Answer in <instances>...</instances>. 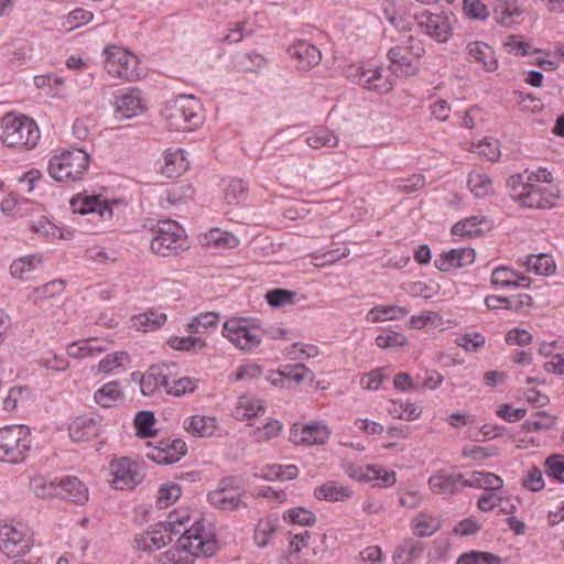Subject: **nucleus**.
Returning a JSON list of instances; mask_svg holds the SVG:
<instances>
[{"instance_id":"obj_1","label":"nucleus","mask_w":564,"mask_h":564,"mask_svg":"<svg viewBox=\"0 0 564 564\" xmlns=\"http://www.w3.org/2000/svg\"><path fill=\"white\" fill-rule=\"evenodd\" d=\"M162 117L171 130L193 131L204 122L203 105L192 95H180L165 104Z\"/></svg>"},{"instance_id":"obj_2","label":"nucleus","mask_w":564,"mask_h":564,"mask_svg":"<svg viewBox=\"0 0 564 564\" xmlns=\"http://www.w3.org/2000/svg\"><path fill=\"white\" fill-rule=\"evenodd\" d=\"M40 138L36 122L24 115L7 113L0 121V140L8 148L29 151L37 145Z\"/></svg>"},{"instance_id":"obj_3","label":"nucleus","mask_w":564,"mask_h":564,"mask_svg":"<svg viewBox=\"0 0 564 564\" xmlns=\"http://www.w3.org/2000/svg\"><path fill=\"white\" fill-rule=\"evenodd\" d=\"M187 509L174 510L165 521L151 525L148 530L135 535L134 546L142 552H154L172 542L173 535L181 533L184 520H188Z\"/></svg>"},{"instance_id":"obj_4","label":"nucleus","mask_w":564,"mask_h":564,"mask_svg":"<svg viewBox=\"0 0 564 564\" xmlns=\"http://www.w3.org/2000/svg\"><path fill=\"white\" fill-rule=\"evenodd\" d=\"M512 200L522 207L549 209L555 206L558 198L556 191L541 184L524 183V174H513L507 181Z\"/></svg>"},{"instance_id":"obj_5","label":"nucleus","mask_w":564,"mask_h":564,"mask_svg":"<svg viewBox=\"0 0 564 564\" xmlns=\"http://www.w3.org/2000/svg\"><path fill=\"white\" fill-rule=\"evenodd\" d=\"M89 164V154L75 148L53 155L48 161V173L57 182L75 183L84 180Z\"/></svg>"},{"instance_id":"obj_6","label":"nucleus","mask_w":564,"mask_h":564,"mask_svg":"<svg viewBox=\"0 0 564 564\" xmlns=\"http://www.w3.org/2000/svg\"><path fill=\"white\" fill-rule=\"evenodd\" d=\"M221 335L237 349L252 352L262 344L264 330L256 318L235 316L224 323Z\"/></svg>"},{"instance_id":"obj_7","label":"nucleus","mask_w":564,"mask_h":564,"mask_svg":"<svg viewBox=\"0 0 564 564\" xmlns=\"http://www.w3.org/2000/svg\"><path fill=\"white\" fill-rule=\"evenodd\" d=\"M32 449V435L25 425H8L0 429V462L17 465L23 463Z\"/></svg>"},{"instance_id":"obj_8","label":"nucleus","mask_w":564,"mask_h":564,"mask_svg":"<svg viewBox=\"0 0 564 564\" xmlns=\"http://www.w3.org/2000/svg\"><path fill=\"white\" fill-rule=\"evenodd\" d=\"M189 520L191 517L188 520H184V527L177 541L196 557L215 554L217 539L214 525L205 519H197L187 528L186 524Z\"/></svg>"},{"instance_id":"obj_9","label":"nucleus","mask_w":564,"mask_h":564,"mask_svg":"<svg viewBox=\"0 0 564 564\" xmlns=\"http://www.w3.org/2000/svg\"><path fill=\"white\" fill-rule=\"evenodd\" d=\"M33 533L28 525L14 521L0 522V551L8 557L25 555L33 546Z\"/></svg>"},{"instance_id":"obj_10","label":"nucleus","mask_w":564,"mask_h":564,"mask_svg":"<svg viewBox=\"0 0 564 564\" xmlns=\"http://www.w3.org/2000/svg\"><path fill=\"white\" fill-rule=\"evenodd\" d=\"M346 78L361 88L378 94L392 90L395 79L392 75L383 74L381 67H366L360 64H350L345 68Z\"/></svg>"},{"instance_id":"obj_11","label":"nucleus","mask_w":564,"mask_h":564,"mask_svg":"<svg viewBox=\"0 0 564 564\" xmlns=\"http://www.w3.org/2000/svg\"><path fill=\"white\" fill-rule=\"evenodd\" d=\"M424 48L412 37L401 45H395L388 51L390 61V70L395 76H414L419 72V59L423 55Z\"/></svg>"},{"instance_id":"obj_12","label":"nucleus","mask_w":564,"mask_h":564,"mask_svg":"<svg viewBox=\"0 0 564 564\" xmlns=\"http://www.w3.org/2000/svg\"><path fill=\"white\" fill-rule=\"evenodd\" d=\"M109 482L117 490H130L141 484L145 477L142 463L130 457H118L109 465Z\"/></svg>"},{"instance_id":"obj_13","label":"nucleus","mask_w":564,"mask_h":564,"mask_svg":"<svg viewBox=\"0 0 564 564\" xmlns=\"http://www.w3.org/2000/svg\"><path fill=\"white\" fill-rule=\"evenodd\" d=\"M106 56L105 67L109 75L115 78L135 80L141 77L139 69V57L120 46H108L104 50Z\"/></svg>"},{"instance_id":"obj_14","label":"nucleus","mask_w":564,"mask_h":564,"mask_svg":"<svg viewBox=\"0 0 564 564\" xmlns=\"http://www.w3.org/2000/svg\"><path fill=\"white\" fill-rule=\"evenodd\" d=\"M151 250L160 256L169 257L186 248L184 229L172 220L160 221L150 243Z\"/></svg>"},{"instance_id":"obj_15","label":"nucleus","mask_w":564,"mask_h":564,"mask_svg":"<svg viewBox=\"0 0 564 564\" xmlns=\"http://www.w3.org/2000/svg\"><path fill=\"white\" fill-rule=\"evenodd\" d=\"M243 489L236 485L234 478H224L216 489L209 491L207 500L212 507L221 511H236L245 507Z\"/></svg>"},{"instance_id":"obj_16","label":"nucleus","mask_w":564,"mask_h":564,"mask_svg":"<svg viewBox=\"0 0 564 564\" xmlns=\"http://www.w3.org/2000/svg\"><path fill=\"white\" fill-rule=\"evenodd\" d=\"M332 435L329 426L324 421L311 423H294L290 427L289 440L294 445H325Z\"/></svg>"},{"instance_id":"obj_17","label":"nucleus","mask_w":564,"mask_h":564,"mask_svg":"<svg viewBox=\"0 0 564 564\" xmlns=\"http://www.w3.org/2000/svg\"><path fill=\"white\" fill-rule=\"evenodd\" d=\"M112 105L117 120L132 119L143 115L147 110V101L141 90L137 88L117 91Z\"/></svg>"},{"instance_id":"obj_18","label":"nucleus","mask_w":564,"mask_h":564,"mask_svg":"<svg viewBox=\"0 0 564 564\" xmlns=\"http://www.w3.org/2000/svg\"><path fill=\"white\" fill-rule=\"evenodd\" d=\"M420 29L433 40L445 43L452 36L449 19L442 14L423 12L416 17Z\"/></svg>"},{"instance_id":"obj_19","label":"nucleus","mask_w":564,"mask_h":564,"mask_svg":"<svg viewBox=\"0 0 564 564\" xmlns=\"http://www.w3.org/2000/svg\"><path fill=\"white\" fill-rule=\"evenodd\" d=\"M187 452L181 438L162 441L158 446L150 447L147 457L159 465H171L178 462Z\"/></svg>"},{"instance_id":"obj_20","label":"nucleus","mask_w":564,"mask_h":564,"mask_svg":"<svg viewBox=\"0 0 564 564\" xmlns=\"http://www.w3.org/2000/svg\"><path fill=\"white\" fill-rule=\"evenodd\" d=\"M101 427V416L91 413L79 415L69 424V437L74 442H88L99 435Z\"/></svg>"},{"instance_id":"obj_21","label":"nucleus","mask_w":564,"mask_h":564,"mask_svg":"<svg viewBox=\"0 0 564 564\" xmlns=\"http://www.w3.org/2000/svg\"><path fill=\"white\" fill-rule=\"evenodd\" d=\"M117 202H108L96 195H77L70 199V206L74 213L82 215L97 214L102 219L112 217V207Z\"/></svg>"},{"instance_id":"obj_22","label":"nucleus","mask_w":564,"mask_h":564,"mask_svg":"<svg viewBox=\"0 0 564 564\" xmlns=\"http://www.w3.org/2000/svg\"><path fill=\"white\" fill-rule=\"evenodd\" d=\"M429 486L435 495L452 496L464 488L463 474L446 469L436 470L430 476Z\"/></svg>"},{"instance_id":"obj_23","label":"nucleus","mask_w":564,"mask_h":564,"mask_svg":"<svg viewBox=\"0 0 564 564\" xmlns=\"http://www.w3.org/2000/svg\"><path fill=\"white\" fill-rule=\"evenodd\" d=\"M289 55L296 59L297 68L308 70L317 66L322 59L321 51L304 40H299L288 48Z\"/></svg>"},{"instance_id":"obj_24","label":"nucleus","mask_w":564,"mask_h":564,"mask_svg":"<svg viewBox=\"0 0 564 564\" xmlns=\"http://www.w3.org/2000/svg\"><path fill=\"white\" fill-rule=\"evenodd\" d=\"M183 429L194 437L206 438L218 432L219 423L214 415L194 414L184 420Z\"/></svg>"},{"instance_id":"obj_25","label":"nucleus","mask_w":564,"mask_h":564,"mask_svg":"<svg viewBox=\"0 0 564 564\" xmlns=\"http://www.w3.org/2000/svg\"><path fill=\"white\" fill-rule=\"evenodd\" d=\"M476 252L471 248L452 249L435 259V267L443 272L463 268L474 263Z\"/></svg>"},{"instance_id":"obj_26","label":"nucleus","mask_w":564,"mask_h":564,"mask_svg":"<svg viewBox=\"0 0 564 564\" xmlns=\"http://www.w3.org/2000/svg\"><path fill=\"white\" fill-rule=\"evenodd\" d=\"M490 282L499 289L529 288L531 283L527 275L506 265H500L492 270Z\"/></svg>"},{"instance_id":"obj_27","label":"nucleus","mask_w":564,"mask_h":564,"mask_svg":"<svg viewBox=\"0 0 564 564\" xmlns=\"http://www.w3.org/2000/svg\"><path fill=\"white\" fill-rule=\"evenodd\" d=\"M169 368L165 366H151L140 380V390L143 395H153L163 388L166 391Z\"/></svg>"},{"instance_id":"obj_28","label":"nucleus","mask_w":564,"mask_h":564,"mask_svg":"<svg viewBox=\"0 0 564 564\" xmlns=\"http://www.w3.org/2000/svg\"><path fill=\"white\" fill-rule=\"evenodd\" d=\"M468 59L478 63L486 72L497 69L498 62L495 57L494 50L481 41L469 42L466 46Z\"/></svg>"},{"instance_id":"obj_29","label":"nucleus","mask_w":564,"mask_h":564,"mask_svg":"<svg viewBox=\"0 0 564 564\" xmlns=\"http://www.w3.org/2000/svg\"><path fill=\"white\" fill-rule=\"evenodd\" d=\"M57 496L83 505L88 500V489L77 477L64 476L58 478Z\"/></svg>"},{"instance_id":"obj_30","label":"nucleus","mask_w":564,"mask_h":564,"mask_svg":"<svg viewBox=\"0 0 564 564\" xmlns=\"http://www.w3.org/2000/svg\"><path fill=\"white\" fill-rule=\"evenodd\" d=\"M517 262L528 272L538 275L550 276L555 273L556 264L552 256L547 253L528 254L519 258Z\"/></svg>"},{"instance_id":"obj_31","label":"nucleus","mask_w":564,"mask_h":564,"mask_svg":"<svg viewBox=\"0 0 564 564\" xmlns=\"http://www.w3.org/2000/svg\"><path fill=\"white\" fill-rule=\"evenodd\" d=\"M189 166L186 152L182 149H167L163 154L161 173L166 177H176Z\"/></svg>"},{"instance_id":"obj_32","label":"nucleus","mask_w":564,"mask_h":564,"mask_svg":"<svg viewBox=\"0 0 564 564\" xmlns=\"http://www.w3.org/2000/svg\"><path fill=\"white\" fill-rule=\"evenodd\" d=\"M314 497L327 502H343L352 497V490L348 486L328 480L314 489Z\"/></svg>"},{"instance_id":"obj_33","label":"nucleus","mask_w":564,"mask_h":564,"mask_svg":"<svg viewBox=\"0 0 564 564\" xmlns=\"http://www.w3.org/2000/svg\"><path fill=\"white\" fill-rule=\"evenodd\" d=\"M464 488H482L485 491L500 490L503 480L496 474L482 470H475L463 475Z\"/></svg>"},{"instance_id":"obj_34","label":"nucleus","mask_w":564,"mask_h":564,"mask_svg":"<svg viewBox=\"0 0 564 564\" xmlns=\"http://www.w3.org/2000/svg\"><path fill=\"white\" fill-rule=\"evenodd\" d=\"M522 14V9L517 0H497L492 10L495 21L501 26H511Z\"/></svg>"},{"instance_id":"obj_35","label":"nucleus","mask_w":564,"mask_h":564,"mask_svg":"<svg viewBox=\"0 0 564 564\" xmlns=\"http://www.w3.org/2000/svg\"><path fill=\"white\" fill-rule=\"evenodd\" d=\"M409 308L400 305H376L366 315V321L371 324L393 322L404 318Z\"/></svg>"},{"instance_id":"obj_36","label":"nucleus","mask_w":564,"mask_h":564,"mask_svg":"<svg viewBox=\"0 0 564 564\" xmlns=\"http://www.w3.org/2000/svg\"><path fill=\"white\" fill-rule=\"evenodd\" d=\"M300 470L295 465H265L257 474L256 477L268 481H289L297 478Z\"/></svg>"},{"instance_id":"obj_37","label":"nucleus","mask_w":564,"mask_h":564,"mask_svg":"<svg viewBox=\"0 0 564 564\" xmlns=\"http://www.w3.org/2000/svg\"><path fill=\"white\" fill-rule=\"evenodd\" d=\"M167 321V316L163 312L148 310L137 314L131 318V327L138 332H153L160 328Z\"/></svg>"},{"instance_id":"obj_38","label":"nucleus","mask_w":564,"mask_h":564,"mask_svg":"<svg viewBox=\"0 0 564 564\" xmlns=\"http://www.w3.org/2000/svg\"><path fill=\"white\" fill-rule=\"evenodd\" d=\"M265 411L263 401L251 395L239 397L234 415L237 420H251L263 414Z\"/></svg>"},{"instance_id":"obj_39","label":"nucleus","mask_w":564,"mask_h":564,"mask_svg":"<svg viewBox=\"0 0 564 564\" xmlns=\"http://www.w3.org/2000/svg\"><path fill=\"white\" fill-rule=\"evenodd\" d=\"M199 384V379L187 376L175 377L169 371L166 393L172 397L182 398L193 394Z\"/></svg>"},{"instance_id":"obj_40","label":"nucleus","mask_w":564,"mask_h":564,"mask_svg":"<svg viewBox=\"0 0 564 564\" xmlns=\"http://www.w3.org/2000/svg\"><path fill=\"white\" fill-rule=\"evenodd\" d=\"M123 399V391L118 381H109L98 388L94 393V401L101 408L115 406Z\"/></svg>"},{"instance_id":"obj_41","label":"nucleus","mask_w":564,"mask_h":564,"mask_svg":"<svg viewBox=\"0 0 564 564\" xmlns=\"http://www.w3.org/2000/svg\"><path fill=\"white\" fill-rule=\"evenodd\" d=\"M42 264V256L28 254L15 259L10 265V273L14 279L29 280L32 273Z\"/></svg>"},{"instance_id":"obj_42","label":"nucleus","mask_w":564,"mask_h":564,"mask_svg":"<svg viewBox=\"0 0 564 564\" xmlns=\"http://www.w3.org/2000/svg\"><path fill=\"white\" fill-rule=\"evenodd\" d=\"M387 411L393 419L404 421H414L423 412L422 406L417 403L402 400H390Z\"/></svg>"},{"instance_id":"obj_43","label":"nucleus","mask_w":564,"mask_h":564,"mask_svg":"<svg viewBox=\"0 0 564 564\" xmlns=\"http://www.w3.org/2000/svg\"><path fill=\"white\" fill-rule=\"evenodd\" d=\"M196 556L178 541L155 557V564H194Z\"/></svg>"},{"instance_id":"obj_44","label":"nucleus","mask_w":564,"mask_h":564,"mask_svg":"<svg viewBox=\"0 0 564 564\" xmlns=\"http://www.w3.org/2000/svg\"><path fill=\"white\" fill-rule=\"evenodd\" d=\"M279 528L276 517L268 516L260 519L256 525L253 541L258 547H265L272 541Z\"/></svg>"},{"instance_id":"obj_45","label":"nucleus","mask_w":564,"mask_h":564,"mask_svg":"<svg viewBox=\"0 0 564 564\" xmlns=\"http://www.w3.org/2000/svg\"><path fill=\"white\" fill-rule=\"evenodd\" d=\"M325 539H326L325 534L319 535V534L312 533L307 530L296 533L290 540L289 547H288L289 554L292 556L297 555L303 549L312 546V553L314 555H316L319 551H318V547L315 546L314 544L316 543L317 540H319L322 543H324Z\"/></svg>"},{"instance_id":"obj_46","label":"nucleus","mask_w":564,"mask_h":564,"mask_svg":"<svg viewBox=\"0 0 564 564\" xmlns=\"http://www.w3.org/2000/svg\"><path fill=\"white\" fill-rule=\"evenodd\" d=\"M104 350H106V348L94 338L74 341L67 346V355L75 359L94 357L101 354Z\"/></svg>"},{"instance_id":"obj_47","label":"nucleus","mask_w":564,"mask_h":564,"mask_svg":"<svg viewBox=\"0 0 564 564\" xmlns=\"http://www.w3.org/2000/svg\"><path fill=\"white\" fill-rule=\"evenodd\" d=\"M194 195L195 189L193 188L192 184L180 183L166 189L162 199L171 206L180 207L192 200Z\"/></svg>"},{"instance_id":"obj_48","label":"nucleus","mask_w":564,"mask_h":564,"mask_svg":"<svg viewBox=\"0 0 564 564\" xmlns=\"http://www.w3.org/2000/svg\"><path fill=\"white\" fill-rule=\"evenodd\" d=\"M219 321L220 314L217 312L199 313L186 324L185 330L188 334H204L217 327Z\"/></svg>"},{"instance_id":"obj_49","label":"nucleus","mask_w":564,"mask_h":564,"mask_svg":"<svg viewBox=\"0 0 564 564\" xmlns=\"http://www.w3.org/2000/svg\"><path fill=\"white\" fill-rule=\"evenodd\" d=\"M441 519L427 512L419 513L412 521L413 533L422 538L431 536L441 529Z\"/></svg>"},{"instance_id":"obj_50","label":"nucleus","mask_w":564,"mask_h":564,"mask_svg":"<svg viewBox=\"0 0 564 564\" xmlns=\"http://www.w3.org/2000/svg\"><path fill=\"white\" fill-rule=\"evenodd\" d=\"M467 186L471 194L479 199L494 193L491 178L481 172H470L467 178Z\"/></svg>"},{"instance_id":"obj_51","label":"nucleus","mask_w":564,"mask_h":564,"mask_svg":"<svg viewBox=\"0 0 564 564\" xmlns=\"http://www.w3.org/2000/svg\"><path fill=\"white\" fill-rule=\"evenodd\" d=\"M32 47L25 40H15L6 46V55L11 66L20 67L30 57Z\"/></svg>"},{"instance_id":"obj_52","label":"nucleus","mask_w":564,"mask_h":564,"mask_svg":"<svg viewBox=\"0 0 564 564\" xmlns=\"http://www.w3.org/2000/svg\"><path fill=\"white\" fill-rule=\"evenodd\" d=\"M485 223V217L471 216L456 223L452 228V234L459 237H476L482 234L481 225Z\"/></svg>"},{"instance_id":"obj_53","label":"nucleus","mask_w":564,"mask_h":564,"mask_svg":"<svg viewBox=\"0 0 564 564\" xmlns=\"http://www.w3.org/2000/svg\"><path fill=\"white\" fill-rule=\"evenodd\" d=\"M167 345L178 351L199 352L206 347L205 339L196 336H171Z\"/></svg>"},{"instance_id":"obj_54","label":"nucleus","mask_w":564,"mask_h":564,"mask_svg":"<svg viewBox=\"0 0 564 564\" xmlns=\"http://www.w3.org/2000/svg\"><path fill=\"white\" fill-rule=\"evenodd\" d=\"M423 553V544L420 542H406L397 547L393 553L394 564H412Z\"/></svg>"},{"instance_id":"obj_55","label":"nucleus","mask_w":564,"mask_h":564,"mask_svg":"<svg viewBox=\"0 0 564 564\" xmlns=\"http://www.w3.org/2000/svg\"><path fill=\"white\" fill-rule=\"evenodd\" d=\"M282 519L289 524L304 527H311L316 522V516L304 507H294L285 510Z\"/></svg>"},{"instance_id":"obj_56","label":"nucleus","mask_w":564,"mask_h":564,"mask_svg":"<svg viewBox=\"0 0 564 564\" xmlns=\"http://www.w3.org/2000/svg\"><path fill=\"white\" fill-rule=\"evenodd\" d=\"M93 18V12L83 8H77L61 19V28L69 32L88 24Z\"/></svg>"},{"instance_id":"obj_57","label":"nucleus","mask_w":564,"mask_h":564,"mask_svg":"<svg viewBox=\"0 0 564 564\" xmlns=\"http://www.w3.org/2000/svg\"><path fill=\"white\" fill-rule=\"evenodd\" d=\"M305 143L313 149L335 148L338 145L339 139L327 129H317L305 138Z\"/></svg>"},{"instance_id":"obj_58","label":"nucleus","mask_w":564,"mask_h":564,"mask_svg":"<svg viewBox=\"0 0 564 564\" xmlns=\"http://www.w3.org/2000/svg\"><path fill=\"white\" fill-rule=\"evenodd\" d=\"M182 495V489L178 484L167 482L161 485L158 490L156 506L160 509H166L173 505Z\"/></svg>"},{"instance_id":"obj_59","label":"nucleus","mask_w":564,"mask_h":564,"mask_svg":"<svg viewBox=\"0 0 564 564\" xmlns=\"http://www.w3.org/2000/svg\"><path fill=\"white\" fill-rule=\"evenodd\" d=\"M154 414L150 411H140L137 413L134 417V426L137 430V435L142 438H148L155 435L156 431L154 430L155 425Z\"/></svg>"},{"instance_id":"obj_60","label":"nucleus","mask_w":564,"mask_h":564,"mask_svg":"<svg viewBox=\"0 0 564 564\" xmlns=\"http://www.w3.org/2000/svg\"><path fill=\"white\" fill-rule=\"evenodd\" d=\"M471 151L485 156L490 162H497L501 156L499 141L492 138H486L479 143L474 144Z\"/></svg>"},{"instance_id":"obj_61","label":"nucleus","mask_w":564,"mask_h":564,"mask_svg":"<svg viewBox=\"0 0 564 564\" xmlns=\"http://www.w3.org/2000/svg\"><path fill=\"white\" fill-rule=\"evenodd\" d=\"M129 360V355L126 351L109 354L98 362V372L110 373L117 368L124 367Z\"/></svg>"},{"instance_id":"obj_62","label":"nucleus","mask_w":564,"mask_h":564,"mask_svg":"<svg viewBox=\"0 0 564 564\" xmlns=\"http://www.w3.org/2000/svg\"><path fill=\"white\" fill-rule=\"evenodd\" d=\"M31 489L40 498L55 497L58 491V478L46 480L43 477H34L31 480Z\"/></svg>"},{"instance_id":"obj_63","label":"nucleus","mask_w":564,"mask_h":564,"mask_svg":"<svg viewBox=\"0 0 564 564\" xmlns=\"http://www.w3.org/2000/svg\"><path fill=\"white\" fill-rule=\"evenodd\" d=\"M267 64L263 55L257 52L243 53L237 56V67L243 72H257Z\"/></svg>"},{"instance_id":"obj_64","label":"nucleus","mask_w":564,"mask_h":564,"mask_svg":"<svg viewBox=\"0 0 564 564\" xmlns=\"http://www.w3.org/2000/svg\"><path fill=\"white\" fill-rule=\"evenodd\" d=\"M457 564H501V560L488 552L471 551L460 555Z\"/></svg>"}]
</instances>
